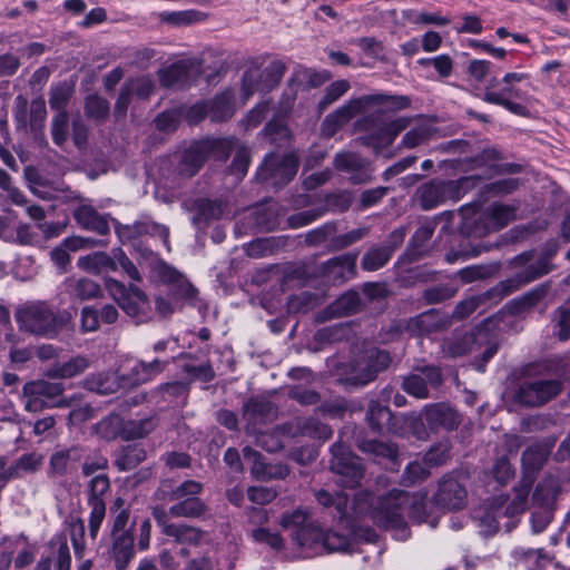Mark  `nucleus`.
Instances as JSON below:
<instances>
[{"label": "nucleus", "mask_w": 570, "mask_h": 570, "mask_svg": "<svg viewBox=\"0 0 570 570\" xmlns=\"http://www.w3.org/2000/svg\"><path fill=\"white\" fill-rule=\"evenodd\" d=\"M436 227L435 220H429L423 223L414 233L412 238V246L415 256L424 254V246L426 242L432 237Z\"/></svg>", "instance_id": "obj_50"}, {"label": "nucleus", "mask_w": 570, "mask_h": 570, "mask_svg": "<svg viewBox=\"0 0 570 570\" xmlns=\"http://www.w3.org/2000/svg\"><path fill=\"white\" fill-rule=\"evenodd\" d=\"M391 362L389 352L375 347L366 348L347 362L332 361L333 374L346 386H363L374 381L377 374L387 368Z\"/></svg>", "instance_id": "obj_4"}, {"label": "nucleus", "mask_w": 570, "mask_h": 570, "mask_svg": "<svg viewBox=\"0 0 570 570\" xmlns=\"http://www.w3.org/2000/svg\"><path fill=\"white\" fill-rule=\"evenodd\" d=\"M69 115L68 112H58L51 122V136L56 145L62 146L68 138Z\"/></svg>", "instance_id": "obj_52"}, {"label": "nucleus", "mask_w": 570, "mask_h": 570, "mask_svg": "<svg viewBox=\"0 0 570 570\" xmlns=\"http://www.w3.org/2000/svg\"><path fill=\"white\" fill-rule=\"evenodd\" d=\"M350 88L351 83L346 79L333 81L326 87L325 92L318 102V109L321 111L325 110L328 106L343 97L350 90Z\"/></svg>", "instance_id": "obj_45"}, {"label": "nucleus", "mask_w": 570, "mask_h": 570, "mask_svg": "<svg viewBox=\"0 0 570 570\" xmlns=\"http://www.w3.org/2000/svg\"><path fill=\"white\" fill-rule=\"evenodd\" d=\"M472 207H462L461 232L466 236L483 237L505 227L515 218V207L504 204H491L481 213L470 215Z\"/></svg>", "instance_id": "obj_5"}, {"label": "nucleus", "mask_w": 570, "mask_h": 570, "mask_svg": "<svg viewBox=\"0 0 570 570\" xmlns=\"http://www.w3.org/2000/svg\"><path fill=\"white\" fill-rule=\"evenodd\" d=\"M277 495V492L273 488L268 487H250L247 490L248 499L256 504H267L272 502Z\"/></svg>", "instance_id": "obj_63"}, {"label": "nucleus", "mask_w": 570, "mask_h": 570, "mask_svg": "<svg viewBox=\"0 0 570 570\" xmlns=\"http://www.w3.org/2000/svg\"><path fill=\"white\" fill-rule=\"evenodd\" d=\"M324 213H325L324 209L314 208V209H308V210H305L302 213L294 214L288 217V225L292 228L304 227V226L315 222L320 217H322L324 215Z\"/></svg>", "instance_id": "obj_59"}, {"label": "nucleus", "mask_w": 570, "mask_h": 570, "mask_svg": "<svg viewBox=\"0 0 570 570\" xmlns=\"http://www.w3.org/2000/svg\"><path fill=\"white\" fill-rule=\"evenodd\" d=\"M442 373L436 366H424L416 368V372L405 376L402 389L416 399H428L430 390H435L442 384Z\"/></svg>", "instance_id": "obj_18"}, {"label": "nucleus", "mask_w": 570, "mask_h": 570, "mask_svg": "<svg viewBox=\"0 0 570 570\" xmlns=\"http://www.w3.org/2000/svg\"><path fill=\"white\" fill-rule=\"evenodd\" d=\"M14 316L21 331L46 338L57 337L71 321L69 312H60L45 301L24 303Z\"/></svg>", "instance_id": "obj_3"}, {"label": "nucleus", "mask_w": 570, "mask_h": 570, "mask_svg": "<svg viewBox=\"0 0 570 570\" xmlns=\"http://www.w3.org/2000/svg\"><path fill=\"white\" fill-rule=\"evenodd\" d=\"M479 180L478 176L462 177L458 180H431L420 186L416 195L421 207L429 210L446 200H460Z\"/></svg>", "instance_id": "obj_7"}, {"label": "nucleus", "mask_w": 570, "mask_h": 570, "mask_svg": "<svg viewBox=\"0 0 570 570\" xmlns=\"http://www.w3.org/2000/svg\"><path fill=\"white\" fill-rule=\"evenodd\" d=\"M80 454L78 448H70L55 452L49 462L50 475H62L67 472L68 463L70 460H79Z\"/></svg>", "instance_id": "obj_43"}, {"label": "nucleus", "mask_w": 570, "mask_h": 570, "mask_svg": "<svg viewBox=\"0 0 570 570\" xmlns=\"http://www.w3.org/2000/svg\"><path fill=\"white\" fill-rule=\"evenodd\" d=\"M146 459V451L140 444L124 446L117 456L115 464L120 471L135 469Z\"/></svg>", "instance_id": "obj_37"}, {"label": "nucleus", "mask_w": 570, "mask_h": 570, "mask_svg": "<svg viewBox=\"0 0 570 570\" xmlns=\"http://www.w3.org/2000/svg\"><path fill=\"white\" fill-rule=\"evenodd\" d=\"M203 490V485L199 482L187 480L176 487L170 493V500H180L187 498H197Z\"/></svg>", "instance_id": "obj_61"}, {"label": "nucleus", "mask_w": 570, "mask_h": 570, "mask_svg": "<svg viewBox=\"0 0 570 570\" xmlns=\"http://www.w3.org/2000/svg\"><path fill=\"white\" fill-rule=\"evenodd\" d=\"M283 431L291 438L307 436L325 442L333 435V430L315 417H296L284 424Z\"/></svg>", "instance_id": "obj_22"}, {"label": "nucleus", "mask_w": 570, "mask_h": 570, "mask_svg": "<svg viewBox=\"0 0 570 570\" xmlns=\"http://www.w3.org/2000/svg\"><path fill=\"white\" fill-rule=\"evenodd\" d=\"M167 535L174 538L178 542H186L197 544L203 538V531L189 527L187 524H175V527H168Z\"/></svg>", "instance_id": "obj_46"}, {"label": "nucleus", "mask_w": 570, "mask_h": 570, "mask_svg": "<svg viewBox=\"0 0 570 570\" xmlns=\"http://www.w3.org/2000/svg\"><path fill=\"white\" fill-rule=\"evenodd\" d=\"M475 343L473 334L465 333L462 336H458L454 340H449L444 343V352L450 356H462L468 352L472 351V345Z\"/></svg>", "instance_id": "obj_47"}, {"label": "nucleus", "mask_w": 570, "mask_h": 570, "mask_svg": "<svg viewBox=\"0 0 570 570\" xmlns=\"http://www.w3.org/2000/svg\"><path fill=\"white\" fill-rule=\"evenodd\" d=\"M202 72L197 59H181L159 70V80L165 87H185L196 81Z\"/></svg>", "instance_id": "obj_19"}, {"label": "nucleus", "mask_w": 570, "mask_h": 570, "mask_svg": "<svg viewBox=\"0 0 570 570\" xmlns=\"http://www.w3.org/2000/svg\"><path fill=\"white\" fill-rule=\"evenodd\" d=\"M109 114V104L99 96H89L86 100V115L98 121L107 118Z\"/></svg>", "instance_id": "obj_53"}, {"label": "nucleus", "mask_w": 570, "mask_h": 570, "mask_svg": "<svg viewBox=\"0 0 570 570\" xmlns=\"http://www.w3.org/2000/svg\"><path fill=\"white\" fill-rule=\"evenodd\" d=\"M524 73L509 72L501 80L492 78L489 80L484 90V101L504 107L510 112L518 116H528L527 107L512 101V98L521 99L522 94L515 88V83L525 79Z\"/></svg>", "instance_id": "obj_8"}, {"label": "nucleus", "mask_w": 570, "mask_h": 570, "mask_svg": "<svg viewBox=\"0 0 570 570\" xmlns=\"http://www.w3.org/2000/svg\"><path fill=\"white\" fill-rule=\"evenodd\" d=\"M110 490L107 474H98L90 479L87 485V504L90 509L88 517L89 537L96 540L106 518L105 495Z\"/></svg>", "instance_id": "obj_13"}, {"label": "nucleus", "mask_w": 570, "mask_h": 570, "mask_svg": "<svg viewBox=\"0 0 570 570\" xmlns=\"http://www.w3.org/2000/svg\"><path fill=\"white\" fill-rule=\"evenodd\" d=\"M334 166L337 170L351 174L350 179L354 184L363 183L367 177L365 160L354 153L343 151L336 154Z\"/></svg>", "instance_id": "obj_24"}, {"label": "nucleus", "mask_w": 570, "mask_h": 570, "mask_svg": "<svg viewBox=\"0 0 570 570\" xmlns=\"http://www.w3.org/2000/svg\"><path fill=\"white\" fill-rule=\"evenodd\" d=\"M167 364V362L160 360H154L149 363L137 362L128 373V382L132 385L147 383L160 374Z\"/></svg>", "instance_id": "obj_30"}, {"label": "nucleus", "mask_w": 570, "mask_h": 570, "mask_svg": "<svg viewBox=\"0 0 570 570\" xmlns=\"http://www.w3.org/2000/svg\"><path fill=\"white\" fill-rule=\"evenodd\" d=\"M356 258V254L333 257L320 266V274L327 283H344L355 275Z\"/></svg>", "instance_id": "obj_20"}, {"label": "nucleus", "mask_w": 570, "mask_h": 570, "mask_svg": "<svg viewBox=\"0 0 570 570\" xmlns=\"http://www.w3.org/2000/svg\"><path fill=\"white\" fill-rule=\"evenodd\" d=\"M562 383L556 379L527 376L514 393V401L525 406H540L560 394Z\"/></svg>", "instance_id": "obj_11"}, {"label": "nucleus", "mask_w": 570, "mask_h": 570, "mask_svg": "<svg viewBox=\"0 0 570 570\" xmlns=\"http://www.w3.org/2000/svg\"><path fill=\"white\" fill-rule=\"evenodd\" d=\"M390 257L387 248L375 247L370 249L362 259V266L366 271H376L381 268Z\"/></svg>", "instance_id": "obj_54"}, {"label": "nucleus", "mask_w": 570, "mask_h": 570, "mask_svg": "<svg viewBox=\"0 0 570 570\" xmlns=\"http://www.w3.org/2000/svg\"><path fill=\"white\" fill-rule=\"evenodd\" d=\"M434 503L449 510L465 507L468 493L465 488L452 476H444L439 483V490L433 497Z\"/></svg>", "instance_id": "obj_21"}, {"label": "nucleus", "mask_w": 570, "mask_h": 570, "mask_svg": "<svg viewBox=\"0 0 570 570\" xmlns=\"http://www.w3.org/2000/svg\"><path fill=\"white\" fill-rule=\"evenodd\" d=\"M307 514L301 509L282 517L281 525L284 529L294 528L293 540L298 547L317 552L322 549V529L314 524H306Z\"/></svg>", "instance_id": "obj_16"}, {"label": "nucleus", "mask_w": 570, "mask_h": 570, "mask_svg": "<svg viewBox=\"0 0 570 570\" xmlns=\"http://www.w3.org/2000/svg\"><path fill=\"white\" fill-rule=\"evenodd\" d=\"M62 392L63 385L61 383L45 380L28 382L22 389L24 409L28 412L37 413L48 407L68 406L67 401L59 399Z\"/></svg>", "instance_id": "obj_10"}, {"label": "nucleus", "mask_w": 570, "mask_h": 570, "mask_svg": "<svg viewBox=\"0 0 570 570\" xmlns=\"http://www.w3.org/2000/svg\"><path fill=\"white\" fill-rule=\"evenodd\" d=\"M297 169L298 159L294 154H271L265 157L257 177L263 181L272 180L274 186H282L293 179Z\"/></svg>", "instance_id": "obj_15"}, {"label": "nucleus", "mask_w": 570, "mask_h": 570, "mask_svg": "<svg viewBox=\"0 0 570 570\" xmlns=\"http://www.w3.org/2000/svg\"><path fill=\"white\" fill-rule=\"evenodd\" d=\"M332 75L327 70L317 71L312 68L297 67L292 77L291 81L295 82L303 89L317 88L327 82Z\"/></svg>", "instance_id": "obj_31"}, {"label": "nucleus", "mask_w": 570, "mask_h": 570, "mask_svg": "<svg viewBox=\"0 0 570 570\" xmlns=\"http://www.w3.org/2000/svg\"><path fill=\"white\" fill-rule=\"evenodd\" d=\"M43 456L39 453L32 452L21 455L13 465L3 470L1 479L8 481L11 479L21 478L23 474L33 473L42 465Z\"/></svg>", "instance_id": "obj_29"}, {"label": "nucleus", "mask_w": 570, "mask_h": 570, "mask_svg": "<svg viewBox=\"0 0 570 570\" xmlns=\"http://www.w3.org/2000/svg\"><path fill=\"white\" fill-rule=\"evenodd\" d=\"M438 328L435 314L430 311L422 313L406 322L405 331L411 335L429 334Z\"/></svg>", "instance_id": "obj_42"}, {"label": "nucleus", "mask_w": 570, "mask_h": 570, "mask_svg": "<svg viewBox=\"0 0 570 570\" xmlns=\"http://www.w3.org/2000/svg\"><path fill=\"white\" fill-rule=\"evenodd\" d=\"M245 411L261 419H268L273 413V404L265 399H252L245 405Z\"/></svg>", "instance_id": "obj_64"}, {"label": "nucleus", "mask_w": 570, "mask_h": 570, "mask_svg": "<svg viewBox=\"0 0 570 570\" xmlns=\"http://www.w3.org/2000/svg\"><path fill=\"white\" fill-rule=\"evenodd\" d=\"M425 420L431 426H442L446 430L458 428L461 422L458 412L444 403L426 406Z\"/></svg>", "instance_id": "obj_25"}, {"label": "nucleus", "mask_w": 570, "mask_h": 570, "mask_svg": "<svg viewBox=\"0 0 570 570\" xmlns=\"http://www.w3.org/2000/svg\"><path fill=\"white\" fill-rule=\"evenodd\" d=\"M368 234V229L366 227H358L348 233L338 235L333 238V246L335 249H343L361 239H363Z\"/></svg>", "instance_id": "obj_60"}, {"label": "nucleus", "mask_w": 570, "mask_h": 570, "mask_svg": "<svg viewBox=\"0 0 570 570\" xmlns=\"http://www.w3.org/2000/svg\"><path fill=\"white\" fill-rule=\"evenodd\" d=\"M207 104L209 105L208 117L213 121L227 120L234 114L230 92H223L216 96L215 99L207 101Z\"/></svg>", "instance_id": "obj_40"}, {"label": "nucleus", "mask_w": 570, "mask_h": 570, "mask_svg": "<svg viewBox=\"0 0 570 570\" xmlns=\"http://www.w3.org/2000/svg\"><path fill=\"white\" fill-rule=\"evenodd\" d=\"M249 149L240 146L234 156L233 163L229 167L232 175L236 176L237 180H240L247 173L249 166Z\"/></svg>", "instance_id": "obj_56"}, {"label": "nucleus", "mask_w": 570, "mask_h": 570, "mask_svg": "<svg viewBox=\"0 0 570 570\" xmlns=\"http://www.w3.org/2000/svg\"><path fill=\"white\" fill-rule=\"evenodd\" d=\"M510 266L518 269L513 276L500 282L489 291V294H497L500 299L520 289L527 284L547 275L552 269L548 266L547 258L538 257L534 259V252H523L517 255Z\"/></svg>", "instance_id": "obj_6"}, {"label": "nucleus", "mask_w": 570, "mask_h": 570, "mask_svg": "<svg viewBox=\"0 0 570 570\" xmlns=\"http://www.w3.org/2000/svg\"><path fill=\"white\" fill-rule=\"evenodd\" d=\"M331 470L341 476V483L348 488L357 487L365 474L361 460L341 442L331 446Z\"/></svg>", "instance_id": "obj_14"}, {"label": "nucleus", "mask_w": 570, "mask_h": 570, "mask_svg": "<svg viewBox=\"0 0 570 570\" xmlns=\"http://www.w3.org/2000/svg\"><path fill=\"white\" fill-rule=\"evenodd\" d=\"M206 510L205 503L199 498H187L171 505L169 514L173 518H199Z\"/></svg>", "instance_id": "obj_38"}, {"label": "nucleus", "mask_w": 570, "mask_h": 570, "mask_svg": "<svg viewBox=\"0 0 570 570\" xmlns=\"http://www.w3.org/2000/svg\"><path fill=\"white\" fill-rule=\"evenodd\" d=\"M75 219L79 225L88 230L96 232L100 235L109 233V224L106 216L100 215L94 207L81 205L75 210Z\"/></svg>", "instance_id": "obj_27"}, {"label": "nucleus", "mask_w": 570, "mask_h": 570, "mask_svg": "<svg viewBox=\"0 0 570 570\" xmlns=\"http://www.w3.org/2000/svg\"><path fill=\"white\" fill-rule=\"evenodd\" d=\"M529 490V485L515 490V495L509 503L503 497H498L493 505L501 510L502 517H515L525 510Z\"/></svg>", "instance_id": "obj_33"}, {"label": "nucleus", "mask_w": 570, "mask_h": 570, "mask_svg": "<svg viewBox=\"0 0 570 570\" xmlns=\"http://www.w3.org/2000/svg\"><path fill=\"white\" fill-rule=\"evenodd\" d=\"M376 492L372 497L367 491L357 492L350 501L346 494L337 492L332 494L326 490L315 492L317 502L333 509V518L344 524L346 533L322 530V549L328 552H345L352 544L351 532L353 522L368 515L379 527L390 529L392 527V489L390 479L380 476L376 481Z\"/></svg>", "instance_id": "obj_1"}, {"label": "nucleus", "mask_w": 570, "mask_h": 570, "mask_svg": "<svg viewBox=\"0 0 570 570\" xmlns=\"http://www.w3.org/2000/svg\"><path fill=\"white\" fill-rule=\"evenodd\" d=\"M367 420L373 432L389 434L392 431V412L387 406L372 402L368 409Z\"/></svg>", "instance_id": "obj_32"}, {"label": "nucleus", "mask_w": 570, "mask_h": 570, "mask_svg": "<svg viewBox=\"0 0 570 570\" xmlns=\"http://www.w3.org/2000/svg\"><path fill=\"white\" fill-rule=\"evenodd\" d=\"M118 304L128 316L135 317L138 322H141L142 317H140V313L147 305V297L141 289L136 286H130L126 297Z\"/></svg>", "instance_id": "obj_36"}, {"label": "nucleus", "mask_w": 570, "mask_h": 570, "mask_svg": "<svg viewBox=\"0 0 570 570\" xmlns=\"http://www.w3.org/2000/svg\"><path fill=\"white\" fill-rule=\"evenodd\" d=\"M77 266L86 272L100 274L105 272L117 271V263L115 257V250L112 256L107 253L97 252L87 256L79 257Z\"/></svg>", "instance_id": "obj_28"}, {"label": "nucleus", "mask_w": 570, "mask_h": 570, "mask_svg": "<svg viewBox=\"0 0 570 570\" xmlns=\"http://www.w3.org/2000/svg\"><path fill=\"white\" fill-rule=\"evenodd\" d=\"M553 322L556 323L557 335L561 341H566L570 337V309L564 306H560L556 309Z\"/></svg>", "instance_id": "obj_57"}, {"label": "nucleus", "mask_w": 570, "mask_h": 570, "mask_svg": "<svg viewBox=\"0 0 570 570\" xmlns=\"http://www.w3.org/2000/svg\"><path fill=\"white\" fill-rule=\"evenodd\" d=\"M286 70L283 61L274 60L264 69L253 66L248 68L242 79V92L245 99L258 91H269L282 80Z\"/></svg>", "instance_id": "obj_12"}, {"label": "nucleus", "mask_w": 570, "mask_h": 570, "mask_svg": "<svg viewBox=\"0 0 570 570\" xmlns=\"http://www.w3.org/2000/svg\"><path fill=\"white\" fill-rule=\"evenodd\" d=\"M244 459L252 463V473L259 480L284 479L289 474V468L282 463H266L259 452L246 446L243 450Z\"/></svg>", "instance_id": "obj_23"}, {"label": "nucleus", "mask_w": 570, "mask_h": 570, "mask_svg": "<svg viewBox=\"0 0 570 570\" xmlns=\"http://www.w3.org/2000/svg\"><path fill=\"white\" fill-rule=\"evenodd\" d=\"M491 298H497L500 301L498 293L489 294V291L482 295L468 297L466 299L461 301L455 306L453 316L459 320L465 318V317L470 316L474 311H476V308L481 304H483L485 301L491 299Z\"/></svg>", "instance_id": "obj_44"}, {"label": "nucleus", "mask_w": 570, "mask_h": 570, "mask_svg": "<svg viewBox=\"0 0 570 570\" xmlns=\"http://www.w3.org/2000/svg\"><path fill=\"white\" fill-rule=\"evenodd\" d=\"M230 140H213L207 139L193 144L181 155L179 165L180 174L191 177L202 168L206 159L219 151L224 153L226 148H230Z\"/></svg>", "instance_id": "obj_17"}, {"label": "nucleus", "mask_w": 570, "mask_h": 570, "mask_svg": "<svg viewBox=\"0 0 570 570\" xmlns=\"http://www.w3.org/2000/svg\"><path fill=\"white\" fill-rule=\"evenodd\" d=\"M390 110H392V97L387 95L374 94L351 98L325 117L322 132L326 137H332L350 119L362 115L354 125L356 131L366 132V136L361 138L362 142L372 147L375 154L390 158L392 155L389 149L392 144Z\"/></svg>", "instance_id": "obj_2"}, {"label": "nucleus", "mask_w": 570, "mask_h": 570, "mask_svg": "<svg viewBox=\"0 0 570 570\" xmlns=\"http://www.w3.org/2000/svg\"><path fill=\"white\" fill-rule=\"evenodd\" d=\"M548 285H539L531 289L520 298L513 301L514 311L521 313L528 308L535 306L548 293Z\"/></svg>", "instance_id": "obj_48"}, {"label": "nucleus", "mask_w": 570, "mask_h": 570, "mask_svg": "<svg viewBox=\"0 0 570 570\" xmlns=\"http://www.w3.org/2000/svg\"><path fill=\"white\" fill-rule=\"evenodd\" d=\"M85 522L81 518L72 519L70 522V540L76 553L83 551L86 546L85 540Z\"/></svg>", "instance_id": "obj_58"}, {"label": "nucleus", "mask_w": 570, "mask_h": 570, "mask_svg": "<svg viewBox=\"0 0 570 570\" xmlns=\"http://www.w3.org/2000/svg\"><path fill=\"white\" fill-rule=\"evenodd\" d=\"M70 288L72 295L81 301L97 297L101 292L100 286L89 278H79L71 282Z\"/></svg>", "instance_id": "obj_49"}, {"label": "nucleus", "mask_w": 570, "mask_h": 570, "mask_svg": "<svg viewBox=\"0 0 570 570\" xmlns=\"http://www.w3.org/2000/svg\"><path fill=\"white\" fill-rule=\"evenodd\" d=\"M169 281L175 282L174 296L193 303L197 295V289L186 279H183L175 271H169Z\"/></svg>", "instance_id": "obj_51"}, {"label": "nucleus", "mask_w": 570, "mask_h": 570, "mask_svg": "<svg viewBox=\"0 0 570 570\" xmlns=\"http://www.w3.org/2000/svg\"><path fill=\"white\" fill-rule=\"evenodd\" d=\"M361 301L356 292H347L335 302H333L326 313L332 317H341L356 313L360 308Z\"/></svg>", "instance_id": "obj_39"}, {"label": "nucleus", "mask_w": 570, "mask_h": 570, "mask_svg": "<svg viewBox=\"0 0 570 570\" xmlns=\"http://www.w3.org/2000/svg\"><path fill=\"white\" fill-rule=\"evenodd\" d=\"M72 89L67 85H60L51 89L49 105L58 112H67L66 107L71 97Z\"/></svg>", "instance_id": "obj_55"}, {"label": "nucleus", "mask_w": 570, "mask_h": 570, "mask_svg": "<svg viewBox=\"0 0 570 570\" xmlns=\"http://www.w3.org/2000/svg\"><path fill=\"white\" fill-rule=\"evenodd\" d=\"M111 554L115 560L117 570H125L130 560L134 558V535L131 531H122V533L112 535Z\"/></svg>", "instance_id": "obj_26"}, {"label": "nucleus", "mask_w": 570, "mask_h": 570, "mask_svg": "<svg viewBox=\"0 0 570 570\" xmlns=\"http://www.w3.org/2000/svg\"><path fill=\"white\" fill-rule=\"evenodd\" d=\"M223 214V205L219 202L209 199H199L196 202V214L193 216V223L196 226L207 224L212 219H217Z\"/></svg>", "instance_id": "obj_41"}, {"label": "nucleus", "mask_w": 570, "mask_h": 570, "mask_svg": "<svg viewBox=\"0 0 570 570\" xmlns=\"http://www.w3.org/2000/svg\"><path fill=\"white\" fill-rule=\"evenodd\" d=\"M426 494L394 490V539L405 540L410 537L405 518L416 522L425 519Z\"/></svg>", "instance_id": "obj_9"}, {"label": "nucleus", "mask_w": 570, "mask_h": 570, "mask_svg": "<svg viewBox=\"0 0 570 570\" xmlns=\"http://www.w3.org/2000/svg\"><path fill=\"white\" fill-rule=\"evenodd\" d=\"M552 444H534L529 446L522 454V465L527 473H532L542 468L547 461Z\"/></svg>", "instance_id": "obj_35"}, {"label": "nucleus", "mask_w": 570, "mask_h": 570, "mask_svg": "<svg viewBox=\"0 0 570 570\" xmlns=\"http://www.w3.org/2000/svg\"><path fill=\"white\" fill-rule=\"evenodd\" d=\"M88 367V361L83 356H76L65 363L53 364L47 372L52 379H71L80 375Z\"/></svg>", "instance_id": "obj_34"}, {"label": "nucleus", "mask_w": 570, "mask_h": 570, "mask_svg": "<svg viewBox=\"0 0 570 570\" xmlns=\"http://www.w3.org/2000/svg\"><path fill=\"white\" fill-rule=\"evenodd\" d=\"M502 517L501 510L493 505L491 512H487L480 518V532L488 537L494 534L499 529V519Z\"/></svg>", "instance_id": "obj_62"}]
</instances>
